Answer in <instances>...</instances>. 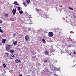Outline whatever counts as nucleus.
<instances>
[{
    "label": "nucleus",
    "mask_w": 76,
    "mask_h": 76,
    "mask_svg": "<svg viewBox=\"0 0 76 76\" xmlns=\"http://www.w3.org/2000/svg\"><path fill=\"white\" fill-rule=\"evenodd\" d=\"M11 45H8V46H7L6 47V48L7 51H9L10 50V47Z\"/></svg>",
    "instance_id": "obj_1"
},
{
    "label": "nucleus",
    "mask_w": 76,
    "mask_h": 76,
    "mask_svg": "<svg viewBox=\"0 0 76 76\" xmlns=\"http://www.w3.org/2000/svg\"><path fill=\"white\" fill-rule=\"evenodd\" d=\"M29 35H27L25 37V39L26 41H28V40L29 39Z\"/></svg>",
    "instance_id": "obj_2"
},
{
    "label": "nucleus",
    "mask_w": 76,
    "mask_h": 76,
    "mask_svg": "<svg viewBox=\"0 0 76 76\" xmlns=\"http://www.w3.org/2000/svg\"><path fill=\"white\" fill-rule=\"evenodd\" d=\"M16 8L13 9L12 12L13 13V14L14 15H15V13H16Z\"/></svg>",
    "instance_id": "obj_3"
},
{
    "label": "nucleus",
    "mask_w": 76,
    "mask_h": 76,
    "mask_svg": "<svg viewBox=\"0 0 76 76\" xmlns=\"http://www.w3.org/2000/svg\"><path fill=\"white\" fill-rule=\"evenodd\" d=\"M48 35L49 37H51L53 36V33L51 32H50L49 33Z\"/></svg>",
    "instance_id": "obj_4"
},
{
    "label": "nucleus",
    "mask_w": 76,
    "mask_h": 76,
    "mask_svg": "<svg viewBox=\"0 0 76 76\" xmlns=\"http://www.w3.org/2000/svg\"><path fill=\"white\" fill-rule=\"evenodd\" d=\"M45 54L46 55H48L49 54V52H48V51H45Z\"/></svg>",
    "instance_id": "obj_5"
},
{
    "label": "nucleus",
    "mask_w": 76,
    "mask_h": 76,
    "mask_svg": "<svg viewBox=\"0 0 76 76\" xmlns=\"http://www.w3.org/2000/svg\"><path fill=\"white\" fill-rule=\"evenodd\" d=\"M6 41V39H2V42H3V43H4V44L5 43V41Z\"/></svg>",
    "instance_id": "obj_6"
},
{
    "label": "nucleus",
    "mask_w": 76,
    "mask_h": 76,
    "mask_svg": "<svg viewBox=\"0 0 76 76\" xmlns=\"http://www.w3.org/2000/svg\"><path fill=\"white\" fill-rule=\"evenodd\" d=\"M15 61L17 63H20V61L19 60L17 59L15 60Z\"/></svg>",
    "instance_id": "obj_7"
},
{
    "label": "nucleus",
    "mask_w": 76,
    "mask_h": 76,
    "mask_svg": "<svg viewBox=\"0 0 76 76\" xmlns=\"http://www.w3.org/2000/svg\"><path fill=\"white\" fill-rule=\"evenodd\" d=\"M13 44L14 45H16V44H17V42H14Z\"/></svg>",
    "instance_id": "obj_8"
},
{
    "label": "nucleus",
    "mask_w": 76,
    "mask_h": 76,
    "mask_svg": "<svg viewBox=\"0 0 76 76\" xmlns=\"http://www.w3.org/2000/svg\"><path fill=\"white\" fill-rule=\"evenodd\" d=\"M30 0H27L26 1V3L28 4H29V2L30 3Z\"/></svg>",
    "instance_id": "obj_9"
},
{
    "label": "nucleus",
    "mask_w": 76,
    "mask_h": 76,
    "mask_svg": "<svg viewBox=\"0 0 76 76\" xmlns=\"http://www.w3.org/2000/svg\"><path fill=\"white\" fill-rule=\"evenodd\" d=\"M3 65L4 68H5V67H6V64H3Z\"/></svg>",
    "instance_id": "obj_10"
},
{
    "label": "nucleus",
    "mask_w": 76,
    "mask_h": 76,
    "mask_svg": "<svg viewBox=\"0 0 76 76\" xmlns=\"http://www.w3.org/2000/svg\"><path fill=\"white\" fill-rule=\"evenodd\" d=\"M19 12L20 14H22L23 13V11L22 10H21L20 11H19Z\"/></svg>",
    "instance_id": "obj_11"
},
{
    "label": "nucleus",
    "mask_w": 76,
    "mask_h": 76,
    "mask_svg": "<svg viewBox=\"0 0 76 76\" xmlns=\"http://www.w3.org/2000/svg\"><path fill=\"white\" fill-rule=\"evenodd\" d=\"M42 41L43 42V43H45V41L44 39H42Z\"/></svg>",
    "instance_id": "obj_12"
},
{
    "label": "nucleus",
    "mask_w": 76,
    "mask_h": 76,
    "mask_svg": "<svg viewBox=\"0 0 76 76\" xmlns=\"http://www.w3.org/2000/svg\"><path fill=\"white\" fill-rule=\"evenodd\" d=\"M17 8L18 9V10H20V7H17Z\"/></svg>",
    "instance_id": "obj_13"
},
{
    "label": "nucleus",
    "mask_w": 76,
    "mask_h": 76,
    "mask_svg": "<svg viewBox=\"0 0 76 76\" xmlns=\"http://www.w3.org/2000/svg\"><path fill=\"white\" fill-rule=\"evenodd\" d=\"M10 52L11 53H14V50H11L10 51Z\"/></svg>",
    "instance_id": "obj_14"
},
{
    "label": "nucleus",
    "mask_w": 76,
    "mask_h": 76,
    "mask_svg": "<svg viewBox=\"0 0 76 76\" xmlns=\"http://www.w3.org/2000/svg\"><path fill=\"white\" fill-rule=\"evenodd\" d=\"M0 32L1 33H3V31L1 29H0Z\"/></svg>",
    "instance_id": "obj_15"
},
{
    "label": "nucleus",
    "mask_w": 76,
    "mask_h": 76,
    "mask_svg": "<svg viewBox=\"0 0 76 76\" xmlns=\"http://www.w3.org/2000/svg\"><path fill=\"white\" fill-rule=\"evenodd\" d=\"M10 20H12V21H13V18H10Z\"/></svg>",
    "instance_id": "obj_16"
},
{
    "label": "nucleus",
    "mask_w": 76,
    "mask_h": 76,
    "mask_svg": "<svg viewBox=\"0 0 76 76\" xmlns=\"http://www.w3.org/2000/svg\"><path fill=\"white\" fill-rule=\"evenodd\" d=\"M23 5H24V6H26V4L25 3V2H23Z\"/></svg>",
    "instance_id": "obj_17"
},
{
    "label": "nucleus",
    "mask_w": 76,
    "mask_h": 76,
    "mask_svg": "<svg viewBox=\"0 0 76 76\" xmlns=\"http://www.w3.org/2000/svg\"><path fill=\"white\" fill-rule=\"evenodd\" d=\"M7 15H8V14H5V16H6V17H7Z\"/></svg>",
    "instance_id": "obj_18"
},
{
    "label": "nucleus",
    "mask_w": 76,
    "mask_h": 76,
    "mask_svg": "<svg viewBox=\"0 0 76 76\" xmlns=\"http://www.w3.org/2000/svg\"><path fill=\"white\" fill-rule=\"evenodd\" d=\"M69 8L70 9V10H73V9L72 8L69 7Z\"/></svg>",
    "instance_id": "obj_19"
},
{
    "label": "nucleus",
    "mask_w": 76,
    "mask_h": 76,
    "mask_svg": "<svg viewBox=\"0 0 76 76\" xmlns=\"http://www.w3.org/2000/svg\"><path fill=\"white\" fill-rule=\"evenodd\" d=\"M17 3V1H15L14 2L13 4H16Z\"/></svg>",
    "instance_id": "obj_20"
},
{
    "label": "nucleus",
    "mask_w": 76,
    "mask_h": 76,
    "mask_svg": "<svg viewBox=\"0 0 76 76\" xmlns=\"http://www.w3.org/2000/svg\"><path fill=\"white\" fill-rule=\"evenodd\" d=\"M36 10H37V11H38V12H39V9H36Z\"/></svg>",
    "instance_id": "obj_21"
},
{
    "label": "nucleus",
    "mask_w": 76,
    "mask_h": 76,
    "mask_svg": "<svg viewBox=\"0 0 76 76\" xmlns=\"http://www.w3.org/2000/svg\"><path fill=\"white\" fill-rule=\"evenodd\" d=\"M16 35V33L14 34L13 35V37H15Z\"/></svg>",
    "instance_id": "obj_22"
},
{
    "label": "nucleus",
    "mask_w": 76,
    "mask_h": 76,
    "mask_svg": "<svg viewBox=\"0 0 76 76\" xmlns=\"http://www.w3.org/2000/svg\"><path fill=\"white\" fill-rule=\"evenodd\" d=\"M47 60H45V61H44V63H46V62H47Z\"/></svg>",
    "instance_id": "obj_23"
},
{
    "label": "nucleus",
    "mask_w": 76,
    "mask_h": 76,
    "mask_svg": "<svg viewBox=\"0 0 76 76\" xmlns=\"http://www.w3.org/2000/svg\"><path fill=\"white\" fill-rule=\"evenodd\" d=\"M12 57H15V56L14 55H12Z\"/></svg>",
    "instance_id": "obj_24"
},
{
    "label": "nucleus",
    "mask_w": 76,
    "mask_h": 76,
    "mask_svg": "<svg viewBox=\"0 0 76 76\" xmlns=\"http://www.w3.org/2000/svg\"><path fill=\"white\" fill-rule=\"evenodd\" d=\"M2 45V44L1 43V42H0V46Z\"/></svg>",
    "instance_id": "obj_25"
},
{
    "label": "nucleus",
    "mask_w": 76,
    "mask_h": 76,
    "mask_svg": "<svg viewBox=\"0 0 76 76\" xmlns=\"http://www.w3.org/2000/svg\"><path fill=\"white\" fill-rule=\"evenodd\" d=\"M2 23V20H0V23Z\"/></svg>",
    "instance_id": "obj_26"
},
{
    "label": "nucleus",
    "mask_w": 76,
    "mask_h": 76,
    "mask_svg": "<svg viewBox=\"0 0 76 76\" xmlns=\"http://www.w3.org/2000/svg\"><path fill=\"white\" fill-rule=\"evenodd\" d=\"M73 53L74 54H76V53H75V52H74Z\"/></svg>",
    "instance_id": "obj_27"
},
{
    "label": "nucleus",
    "mask_w": 76,
    "mask_h": 76,
    "mask_svg": "<svg viewBox=\"0 0 76 76\" xmlns=\"http://www.w3.org/2000/svg\"><path fill=\"white\" fill-rule=\"evenodd\" d=\"M54 69L55 70H57V68H55Z\"/></svg>",
    "instance_id": "obj_28"
},
{
    "label": "nucleus",
    "mask_w": 76,
    "mask_h": 76,
    "mask_svg": "<svg viewBox=\"0 0 76 76\" xmlns=\"http://www.w3.org/2000/svg\"><path fill=\"white\" fill-rule=\"evenodd\" d=\"M54 75L55 76H57V75H56V73L54 74Z\"/></svg>",
    "instance_id": "obj_29"
},
{
    "label": "nucleus",
    "mask_w": 76,
    "mask_h": 76,
    "mask_svg": "<svg viewBox=\"0 0 76 76\" xmlns=\"http://www.w3.org/2000/svg\"><path fill=\"white\" fill-rule=\"evenodd\" d=\"M6 54H7V56H9V53H6Z\"/></svg>",
    "instance_id": "obj_30"
},
{
    "label": "nucleus",
    "mask_w": 76,
    "mask_h": 76,
    "mask_svg": "<svg viewBox=\"0 0 76 76\" xmlns=\"http://www.w3.org/2000/svg\"><path fill=\"white\" fill-rule=\"evenodd\" d=\"M28 31H31V28H29Z\"/></svg>",
    "instance_id": "obj_31"
},
{
    "label": "nucleus",
    "mask_w": 76,
    "mask_h": 76,
    "mask_svg": "<svg viewBox=\"0 0 76 76\" xmlns=\"http://www.w3.org/2000/svg\"><path fill=\"white\" fill-rule=\"evenodd\" d=\"M16 5H18V4H15Z\"/></svg>",
    "instance_id": "obj_32"
},
{
    "label": "nucleus",
    "mask_w": 76,
    "mask_h": 76,
    "mask_svg": "<svg viewBox=\"0 0 76 76\" xmlns=\"http://www.w3.org/2000/svg\"><path fill=\"white\" fill-rule=\"evenodd\" d=\"M74 18H76V16H74Z\"/></svg>",
    "instance_id": "obj_33"
},
{
    "label": "nucleus",
    "mask_w": 76,
    "mask_h": 76,
    "mask_svg": "<svg viewBox=\"0 0 76 76\" xmlns=\"http://www.w3.org/2000/svg\"><path fill=\"white\" fill-rule=\"evenodd\" d=\"M10 58V59H13V58Z\"/></svg>",
    "instance_id": "obj_34"
},
{
    "label": "nucleus",
    "mask_w": 76,
    "mask_h": 76,
    "mask_svg": "<svg viewBox=\"0 0 76 76\" xmlns=\"http://www.w3.org/2000/svg\"><path fill=\"white\" fill-rule=\"evenodd\" d=\"M56 31H58V29H57L56 30Z\"/></svg>",
    "instance_id": "obj_35"
},
{
    "label": "nucleus",
    "mask_w": 76,
    "mask_h": 76,
    "mask_svg": "<svg viewBox=\"0 0 76 76\" xmlns=\"http://www.w3.org/2000/svg\"><path fill=\"white\" fill-rule=\"evenodd\" d=\"M20 76H22V75H20Z\"/></svg>",
    "instance_id": "obj_36"
},
{
    "label": "nucleus",
    "mask_w": 76,
    "mask_h": 76,
    "mask_svg": "<svg viewBox=\"0 0 76 76\" xmlns=\"http://www.w3.org/2000/svg\"><path fill=\"white\" fill-rule=\"evenodd\" d=\"M1 27H0V29H1Z\"/></svg>",
    "instance_id": "obj_37"
},
{
    "label": "nucleus",
    "mask_w": 76,
    "mask_h": 76,
    "mask_svg": "<svg viewBox=\"0 0 76 76\" xmlns=\"http://www.w3.org/2000/svg\"><path fill=\"white\" fill-rule=\"evenodd\" d=\"M0 68H1V67L0 66Z\"/></svg>",
    "instance_id": "obj_38"
},
{
    "label": "nucleus",
    "mask_w": 76,
    "mask_h": 76,
    "mask_svg": "<svg viewBox=\"0 0 76 76\" xmlns=\"http://www.w3.org/2000/svg\"><path fill=\"white\" fill-rule=\"evenodd\" d=\"M75 65H74V66H73V67H75Z\"/></svg>",
    "instance_id": "obj_39"
},
{
    "label": "nucleus",
    "mask_w": 76,
    "mask_h": 76,
    "mask_svg": "<svg viewBox=\"0 0 76 76\" xmlns=\"http://www.w3.org/2000/svg\"><path fill=\"white\" fill-rule=\"evenodd\" d=\"M46 18H48L47 17H46Z\"/></svg>",
    "instance_id": "obj_40"
},
{
    "label": "nucleus",
    "mask_w": 76,
    "mask_h": 76,
    "mask_svg": "<svg viewBox=\"0 0 76 76\" xmlns=\"http://www.w3.org/2000/svg\"><path fill=\"white\" fill-rule=\"evenodd\" d=\"M30 15V16H31V15Z\"/></svg>",
    "instance_id": "obj_41"
},
{
    "label": "nucleus",
    "mask_w": 76,
    "mask_h": 76,
    "mask_svg": "<svg viewBox=\"0 0 76 76\" xmlns=\"http://www.w3.org/2000/svg\"><path fill=\"white\" fill-rule=\"evenodd\" d=\"M31 18H32V17H31Z\"/></svg>",
    "instance_id": "obj_42"
}]
</instances>
